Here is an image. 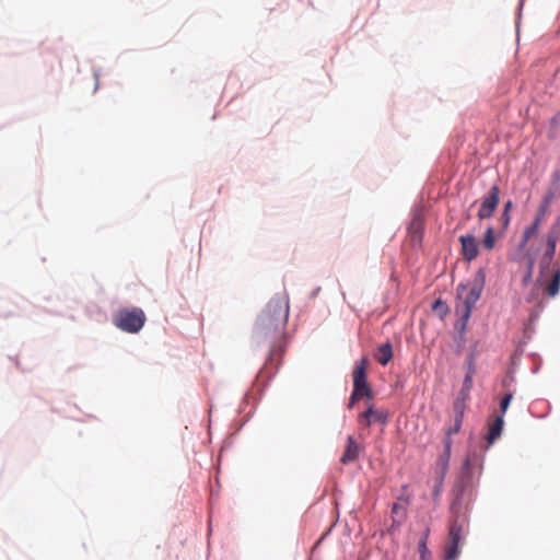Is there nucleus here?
<instances>
[{
  "label": "nucleus",
  "mask_w": 560,
  "mask_h": 560,
  "mask_svg": "<svg viewBox=\"0 0 560 560\" xmlns=\"http://www.w3.org/2000/svg\"><path fill=\"white\" fill-rule=\"evenodd\" d=\"M289 317V299L285 293L276 294L258 315L253 340L258 345L271 343L285 328Z\"/></svg>",
  "instance_id": "nucleus-1"
},
{
  "label": "nucleus",
  "mask_w": 560,
  "mask_h": 560,
  "mask_svg": "<svg viewBox=\"0 0 560 560\" xmlns=\"http://www.w3.org/2000/svg\"><path fill=\"white\" fill-rule=\"evenodd\" d=\"M472 467L474 458L469 455L463 463L460 482L454 490L455 498L451 504L452 521L450 525L448 539H453L459 542L463 538V533L467 525V515L463 508V495L466 487L470 486L471 483Z\"/></svg>",
  "instance_id": "nucleus-2"
},
{
  "label": "nucleus",
  "mask_w": 560,
  "mask_h": 560,
  "mask_svg": "<svg viewBox=\"0 0 560 560\" xmlns=\"http://www.w3.org/2000/svg\"><path fill=\"white\" fill-rule=\"evenodd\" d=\"M486 284V270L485 268H479L471 282L469 283V290L466 294L464 302H463V310L465 311V317L471 316L472 308L475 307L476 303L479 301L481 293L485 289ZM468 284L459 283L456 288V294L458 299H462L464 292L467 290Z\"/></svg>",
  "instance_id": "nucleus-3"
},
{
  "label": "nucleus",
  "mask_w": 560,
  "mask_h": 560,
  "mask_svg": "<svg viewBox=\"0 0 560 560\" xmlns=\"http://www.w3.org/2000/svg\"><path fill=\"white\" fill-rule=\"evenodd\" d=\"M145 322V315L142 310L133 308L131 311H121L115 317V325L122 331L136 334L141 330Z\"/></svg>",
  "instance_id": "nucleus-4"
},
{
  "label": "nucleus",
  "mask_w": 560,
  "mask_h": 560,
  "mask_svg": "<svg viewBox=\"0 0 560 560\" xmlns=\"http://www.w3.org/2000/svg\"><path fill=\"white\" fill-rule=\"evenodd\" d=\"M500 201V188L498 185H492L487 195L482 198L477 217L480 220L489 219L493 215Z\"/></svg>",
  "instance_id": "nucleus-5"
},
{
  "label": "nucleus",
  "mask_w": 560,
  "mask_h": 560,
  "mask_svg": "<svg viewBox=\"0 0 560 560\" xmlns=\"http://www.w3.org/2000/svg\"><path fill=\"white\" fill-rule=\"evenodd\" d=\"M366 358H362L353 370V390H355V394H362L366 397H371V388L366 382Z\"/></svg>",
  "instance_id": "nucleus-6"
},
{
  "label": "nucleus",
  "mask_w": 560,
  "mask_h": 560,
  "mask_svg": "<svg viewBox=\"0 0 560 560\" xmlns=\"http://www.w3.org/2000/svg\"><path fill=\"white\" fill-rule=\"evenodd\" d=\"M559 192V187L557 184H553L550 186L545 194L541 203L539 205L537 212L535 214V219L533 223L537 224L538 226L544 221L545 217L549 212V207L552 203L553 199L556 198L557 194Z\"/></svg>",
  "instance_id": "nucleus-7"
},
{
  "label": "nucleus",
  "mask_w": 560,
  "mask_h": 560,
  "mask_svg": "<svg viewBox=\"0 0 560 560\" xmlns=\"http://www.w3.org/2000/svg\"><path fill=\"white\" fill-rule=\"evenodd\" d=\"M459 242L462 244V252H463L464 258L467 261L474 260L479 254L478 244H477L475 235H472L470 233L460 235Z\"/></svg>",
  "instance_id": "nucleus-8"
},
{
  "label": "nucleus",
  "mask_w": 560,
  "mask_h": 560,
  "mask_svg": "<svg viewBox=\"0 0 560 560\" xmlns=\"http://www.w3.org/2000/svg\"><path fill=\"white\" fill-rule=\"evenodd\" d=\"M504 425L503 416H497L494 421L489 425L487 435H486V450H488L502 434Z\"/></svg>",
  "instance_id": "nucleus-9"
},
{
  "label": "nucleus",
  "mask_w": 560,
  "mask_h": 560,
  "mask_svg": "<svg viewBox=\"0 0 560 560\" xmlns=\"http://www.w3.org/2000/svg\"><path fill=\"white\" fill-rule=\"evenodd\" d=\"M452 444H453L452 439H450V438L444 439V450L438 459V465L441 467V479L444 478V476L447 471V468H448V463H450L451 452H452Z\"/></svg>",
  "instance_id": "nucleus-10"
},
{
  "label": "nucleus",
  "mask_w": 560,
  "mask_h": 560,
  "mask_svg": "<svg viewBox=\"0 0 560 560\" xmlns=\"http://www.w3.org/2000/svg\"><path fill=\"white\" fill-rule=\"evenodd\" d=\"M359 451H360L359 444L351 435H349L347 439V445H346L345 453L341 457V462L343 464H349V463L353 462L354 459L358 458Z\"/></svg>",
  "instance_id": "nucleus-11"
},
{
  "label": "nucleus",
  "mask_w": 560,
  "mask_h": 560,
  "mask_svg": "<svg viewBox=\"0 0 560 560\" xmlns=\"http://www.w3.org/2000/svg\"><path fill=\"white\" fill-rule=\"evenodd\" d=\"M453 411H454L453 424L445 432L446 438H450V439L453 434H456L460 431L463 420H464V415H465V409H462L460 406L453 407Z\"/></svg>",
  "instance_id": "nucleus-12"
},
{
  "label": "nucleus",
  "mask_w": 560,
  "mask_h": 560,
  "mask_svg": "<svg viewBox=\"0 0 560 560\" xmlns=\"http://www.w3.org/2000/svg\"><path fill=\"white\" fill-rule=\"evenodd\" d=\"M375 359L381 363L382 365H386L393 358V346L389 341L381 345L376 352H375Z\"/></svg>",
  "instance_id": "nucleus-13"
},
{
  "label": "nucleus",
  "mask_w": 560,
  "mask_h": 560,
  "mask_svg": "<svg viewBox=\"0 0 560 560\" xmlns=\"http://www.w3.org/2000/svg\"><path fill=\"white\" fill-rule=\"evenodd\" d=\"M277 371V363L275 362V353L273 349L270 351L269 357L264 365V368L260 370L258 377L262 378L265 376L271 377Z\"/></svg>",
  "instance_id": "nucleus-14"
},
{
  "label": "nucleus",
  "mask_w": 560,
  "mask_h": 560,
  "mask_svg": "<svg viewBox=\"0 0 560 560\" xmlns=\"http://www.w3.org/2000/svg\"><path fill=\"white\" fill-rule=\"evenodd\" d=\"M560 290V267H557L553 271L552 278L547 287V293L550 296H556Z\"/></svg>",
  "instance_id": "nucleus-15"
},
{
  "label": "nucleus",
  "mask_w": 560,
  "mask_h": 560,
  "mask_svg": "<svg viewBox=\"0 0 560 560\" xmlns=\"http://www.w3.org/2000/svg\"><path fill=\"white\" fill-rule=\"evenodd\" d=\"M459 555V541L448 539L444 549V560H455Z\"/></svg>",
  "instance_id": "nucleus-16"
},
{
  "label": "nucleus",
  "mask_w": 560,
  "mask_h": 560,
  "mask_svg": "<svg viewBox=\"0 0 560 560\" xmlns=\"http://www.w3.org/2000/svg\"><path fill=\"white\" fill-rule=\"evenodd\" d=\"M422 223H423L422 214L420 212H416L413 214L411 223L408 226V231L413 235V237H420Z\"/></svg>",
  "instance_id": "nucleus-17"
},
{
  "label": "nucleus",
  "mask_w": 560,
  "mask_h": 560,
  "mask_svg": "<svg viewBox=\"0 0 560 560\" xmlns=\"http://www.w3.org/2000/svg\"><path fill=\"white\" fill-rule=\"evenodd\" d=\"M428 535H429V529H427L422 534V536H421V538H420V540L418 542V552H419V556H420V560H429V558L431 556L430 550H429V548L427 546Z\"/></svg>",
  "instance_id": "nucleus-18"
},
{
  "label": "nucleus",
  "mask_w": 560,
  "mask_h": 560,
  "mask_svg": "<svg viewBox=\"0 0 560 560\" xmlns=\"http://www.w3.org/2000/svg\"><path fill=\"white\" fill-rule=\"evenodd\" d=\"M476 361H477V350H476V346H474L465 359L466 372H469V374L476 373Z\"/></svg>",
  "instance_id": "nucleus-19"
},
{
  "label": "nucleus",
  "mask_w": 560,
  "mask_h": 560,
  "mask_svg": "<svg viewBox=\"0 0 560 560\" xmlns=\"http://www.w3.org/2000/svg\"><path fill=\"white\" fill-rule=\"evenodd\" d=\"M470 316L465 317V311H462L459 319L455 324V329L458 334V340L460 342H464V335L466 330L467 323L469 320Z\"/></svg>",
  "instance_id": "nucleus-20"
},
{
  "label": "nucleus",
  "mask_w": 560,
  "mask_h": 560,
  "mask_svg": "<svg viewBox=\"0 0 560 560\" xmlns=\"http://www.w3.org/2000/svg\"><path fill=\"white\" fill-rule=\"evenodd\" d=\"M374 415H376V410L373 405H369L368 409L359 416V422L362 425L370 427L374 421Z\"/></svg>",
  "instance_id": "nucleus-21"
},
{
  "label": "nucleus",
  "mask_w": 560,
  "mask_h": 560,
  "mask_svg": "<svg viewBox=\"0 0 560 560\" xmlns=\"http://www.w3.org/2000/svg\"><path fill=\"white\" fill-rule=\"evenodd\" d=\"M482 244L487 249H492L495 244L494 229L492 225H488L485 232Z\"/></svg>",
  "instance_id": "nucleus-22"
},
{
  "label": "nucleus",
  "mask_w": 560,
  "mask_h": 560,
  "mask_svg": "<svg viewBox=\"0 0 560 560\" xmlns=\"http://www.w3.org/2000/svg\"><path fill=\"white\" fill-rule=\"evenodd\" d=\"M470 389L460 388L457 394L456 399L454 400L453 407L460 406L462 409L466 410V400L469 398Z\"/></svg>",
  "instance_id": "nucleus-23"
},
{
  "label": "nucleus",
  "mask_w": 560,
  "mask_h": 560,
  "mask_svg": "<svg viewBox=\"0 0 560 560\" xmlns=\"http://www.w3.org/2000/svg\"><path fill=\"white\" fill-rule=\"evenodd\" d=\"M432 310L443 318L448 313V306L442 299H438L432 303Z\"/></svg>",
  "instance_id": "nucleus-24"
},
{
  "label": "nucleus",
  "mask_w": 560,
  "mask_h": 560,
  "mask_svg": "<svg viewBox=\"0 0 560 560\" xmlns=\"http://www.w3.org/2000/svg\"><path fill=\"white\" fill-rule=\"evenodd\" d=\"M558 241L546 237V246L542 253L544 256L555 258Z\"/></svg>",
  "instance_id": "nucleus-25"
},
{
  "label": "nucleus",
  "mask_w": 560,
  "mask_h": 560,
  "mask_svg": "<svg viewBox=\"0 0 560 560\" xmlns=\"http://www.w3.org/2000/svg\"><path fill=\"white\" fill-rule=\"evenodd\" d=\"M553 261V258L541 255L539 259V275L544 277L548 271Z\"/></svg>",
  "instance_id": "nucleus-26"
},
{
  "label": "nucleus",
  "mask_w": 560,
  "mask_h": 560,
  "mask_svg": "<svg viewBox=\"0 0 560 560\" xmlns=\"http://www.w3.org/2000/svg\"><path fill=\"white\" fill-rule=\"evenodd\" d=\"M534 265H535V258L533 256H530L528 258V260H527V264H526V272L523 276V283L524 284H527L532 280Z\"/></svg>",
  "instance_id": "nucleus-27"
},
{
  "label": "nucleus",
  "mask_w": 560,
  "mask_h": 560,
  "mask_svg": "<svg viewBox=\"0 0 560 560\" xmlns=\"http://www.w3.org/2000/svg\"><path fill=\"white\" fill-rule=\"evenodd\" d=\"M546 237L558 241L560 237V217L553 222Z\"/></svg>",
  "instance_id": "nucleus-28"
},
{
  "label": "nucleus",
  "mask_w": 560,
  "mask_h": 560,
  "mask_svg": "<svg viewBox=\"0 0 560 560\" xmlns=\"http://www.w3.org/2000/svg\"><path fill=\"white\" fill-rule=\"evenodd\" d=\"M512 399H513L512 393H508L502 397V399L500 401V410H501L500 416L504 417V413L506 412Z\"/></svg>",
  "instance_id": "nucleus-29"
},
{
  "label": "nucleus",
  "mask_w": 560,
  "mask_h": 560,
  "mask_svg": "<svg viewBox=\"0 0 560 560\" xmlns=\"http://www.w3.org/2000/svg\"><path fill=\"white\" fill-rule=\"evenodd\" d=\"M538 229L539 226L537 224L532 223L524 230L522 237L525 238V241H529V238L537 233Z\"/></svg>",
  "instance_id": "nucleus-30"
},
{
  "label": "nucleus",
  "mask_w": 560,
  "mask_h": 560,
  "mask_svg": "<svg viewBox=\"0 0 560 560\" xmlns=\"http://www.w3.org/2000/svg\"><path fill=\"white\" fill-rule=\"evenodd\" d=\"M474 375L475 374H469V372H466V375L463 381V388L471 390Z\"/></svg>",
  "instance_id": "nucleus-31"
},
{
  "label": "nucleus",
  "mask_w": 560,
  "mask_h": 560,
  "mask_svg": "<svg viewBox=\"0 0 560 560\" xmlns=\"http://www.w3.org/2000/svg\"><path fill=\"white\" fill-rule=\"evenodd\" d=\"M392 513L395 515L401 514V517L405 516V506L399 503H394L392 506Z\"/></svg>",
  "instance_id": "nucleus-32"
},
{
  "label": "nucleus",
  "mask_w": 560,
  "mask_h": 560,
  "mask_svg": "<svg viewBox=\"0 0 560 560\" xmlns=\"http://www.w3.org/2000/svg\"><path fill=\"white\" fill-rule=\"evenodd\" d=\"M500 221H501V224H502V231H505L508 229L509 224H510V221H511L510 214L502 212Z\"/></svg>",
  "instance_id": "nucleus-33"
},
{
  "label": "nucleus",
  "mask_w": 560,
  "mask_h": 560,
  "mask_svg": "<svg viewBox=\"0 0 560 560\" xmlns=\"http://www.w3.org/2000/svg\"><path fill=\"white\" fill-rule=\"evenodd\" d=\"M363 395L362 394H355V390H352V394L350 396V399H349V404H348V408L351 409L353 408L355 401L362 397Z\"/></svg>",
  "instance_id": "nucleus-34"
},
{
  "label": "nucleus",
  "mask_w": 560,
  "mask_h": 560,
  "mask_svg": "<svg viewBox=\"0 0 560 560\" xmlns=\"http://www.w3.org/2000/svg\"><path fill=\"white\" fill-rule=\"evenodd\" d=\"M387 420V416L383 412L376 411L374 415V421L385 422Z\"/></svg>",
  "instance_id": "nucleus-35"
},
{
  "label": "nucleus",
  "mask_w": 560,
  "mask_h": 560,
  "mask_svg": "<svg viewBox=\"0 0 560 560\" xmlns=\"http://www.w3.org/2000/svg\"><path fill=\"white\" fill-rule=\"evenodd\" d=\"M512 208H513V202L511 200H508L504 203L503 213H509L510 214V211H511Z\"/></svg>",
  "instance_id": "nucleus-36"
},
{
  "label": "nucleus",
  "mask_w": 560,
  "mask_h": 560,
  "mask_svg": "<svg viewBox=\"0 0 560 560\" xmlns=\"http://www.w3.org/2000/svg\"><path fill=\"white\" fill-rule=\"evenodd\" d=\"M527 243H528V241H525V238L522 237V240L520 241V243L517 245L518 250L523 252L526 248Z\"/></svg>",
  "instance_id": "nucleus-37"
},
{
  "label": "nucleus",
  "mask_w": 560,
  "mask_h": 560,
  "mask_svg": "<svg viewBox=\"0 0 560 560\" xmlns=\"http://www.w3.org/2000/svg\"><path fill=\"white\" fill-rule=\"evenodd\" d=\"M94 78H95L96 81L98 80V73L97 72H94ZM96 89H97V84L95 85V90Z\"/></svg>",
  "instance_id": "nucleus-38"
},
{
  "label": "nucleus",
  "mask_w": 560,
  "mask_h": 560,
  "mask_svg": "<svg viewBox=\"0 0 560 560\" xmlns=\"http://www.w3.org/2000/svg\"><path fill=\"white\" fill-rule=\"evenodd\" d=\"M558 179H559V174H558V173H555V174H553V180L556 182V180H558Z\"/></svg>",
  "instance_id": "nucleus-39"
},
{
  "label": "nucleus",
  "mask_w": 560,
  "mask_h": 560,
  "mask_svg": "<svg viewBox=\"0 0 560 560\" xmlns=\"http://www.w3.org/2000/svg\"><path fill=\"white\" fill-rule=\"evenodd\" d=\"M520 258H521V255L518 254L516 257H514V258H512V259H513V260H515V261H517V260H520Z\"/></svg>",
  "instance_id": "nucleus-40"
},
{
  "label": "nucleus",
  "mask_w": 560,
  "mask_h": 560,
  "mask_svg": "<svg viewBox=\"0 0 560 560\" xmlns=\"http://www.w3.org/2000/svg\"><path fill=\"white\" fill-rule=\"evenodd\" d=\"M523 2H524V0H520V9L522 8Z\"/></svg>",
  "instance_id": "nucleus-41"
},
{
  "label": "nucleus",
  "mask_w": 560,
  "mask_h": 560,
  "mask_svg": "<svg viewBox=\"0 0 560 560\" xmlns=\"http://www.w3.org/2000/svg\"><path fill=\"white\" fill-rule=\"evenodd\" d=\"M393 523H397V524H399V523H400V521H397V520H395V518H394V520H393Z\"/></svg>",
  "instance_id": "nucleus-42"
}]
</instances>
